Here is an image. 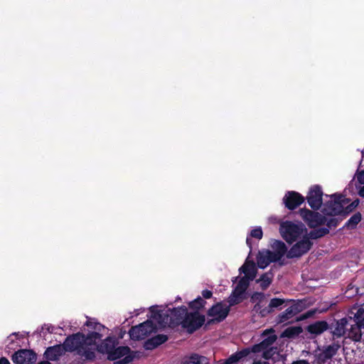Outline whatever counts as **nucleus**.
<instances>
[{
    "label": "nucleus",
    "mask_w": 364,
    "mask_h": 364,
    "mask_svg": "<svg viewBox=\"0 0 364 364\" xmlns=\"http://www.w3.org/2000/svg\"><path fill=\"white\" fill-rule=\"evenodd\" d=\"M85 326L90 328L92 331L87 335L83 333V341L81 342V347L85 351L90 350L92 352L93 357L92 360H83L84 361H95L96 352L106 354L107 359L111 361L122 358V360L114 362L113 364H129L136 356V352L131 350L129 347L117 346L119 341L114 336H108L100 344H97V341L101 340L103 336L102 331H105L106 328L102 324L96 321L95 319L90 318L86 321Z\"/></svg>",
    "instance_id": "nucleus-1"
},
{
    "label": "nucleus",
    "mask_w": 364,
    "mask_h": 364,
    "mask_svg": "<svg viewBox=\"0 0 364 364\" xmlns=\"http://www.w3.org/2000/svg\"><path fill=\"white\" fill-rule=\"evenodd\" d=\"M263 340L250 347L243 348L231 355L228 359L220 360L218 364H235L245 360H252V364H269L267 362H262L261 359L271 360L272 362H284L285 358L280 354L277 346H274L277 336L272 328L267 329L262 333Z\"/></svg>",
    "instance_id": "nucleus-2"
},
{
    "label": "nucleus",
    "mask_w": 364,
    "mask_h": 364,
    "mask_svg": "<svg viewBox=\"0 0 364 364\" xmlns=\"http://www.w3.org/2000/svg\"><path fill=\"white\" fill-rule=\"evenodd\" d=\"M83 333L78 332L68 336L63 344H57L46 348L43 356L46 360L41 361L37 364H51L50 361H57L65 352L74 353L82 360H92V352L85 351L81 347L83 341Z\"/></svg>",
    "instance_id": "nucleus-3"
},
{
    "label": "nucleus",
    "mask_w": 364,
    "mask_h": 364,
    "mask_svg": "<svg viewBox=\"0 0 364 364\" xmlns=\"http://www.w3.org/2000/svg\"><path fill=\"white\" fill-rule=\"evenodd\" d=\"M151 311V318L158 323L159 326L175 328L179 325H183L187 308L182 306L172 309Z\"/></svg>",
    "instance_id": "nucleus-4"
},
{
    "label": "nucleus",
    "mask_w": 364,
    "mask_h": 364,
    "mask_svg": "<svg viewBox=\"0 0 364 364\" xmlns=\"http://www.w3.org/2000/svg\"><path fill=\"white\" fill-rule=\"evenodd\" d=\"M362 328L358 323L353 322L351 316L348 314L336 321L332 333L338 338L344 336L354 342H360L363 336Z\"/></svg>",
    "instance_id": "nucleus-5"
},
{
    "label": "nucleus",
    "mask_w": 364,
    "mask_h": 364,
    "mask_svg": "<svg viewBox=\"0 0 364 364\" xmlns=\"http://www.w3.org/2000/svg\"><path fill=\"white\" fill-rule=\"evenodd\" d=\"M279 232L287 242L291 244L299 238L304 232H306V228L301 223H294L291 221H284L280 223Z\"/></svg>",
    "instance_id": "nucleus-6"
},
{
    "label": "nucleus",
    "mask_w": 364,
    "mask_h": 364,
    "mask_svg": "<svg viewBox=\"0 0 364 364\" xmlns=\"http://www.w3.org/2000/svg\"><path fill=\"white\" fill-rule=\"evenodd\" d=\"M350 200L341 194L331 196V199L324 204L323 213L327 215H343V206L348 204Z\"/></svg>",
    "instance_id": "nucleus-7"
},
{
    "label": "nucleus",
    "mask_w": 364,
    "mask_h": 364,
    "mask_svg": "<svg viewBox=\"0 0 364 364\" xmlns=\"http://www.w3.org/2000/svg\"><path fill=\"white\" fill-rule=\"evenodd\" d=\"M204 315H200L198 311L188 313L184 317L182 328L186 329L188 333H193L200 328L205 323Z\"/></svg>",
    "instance_id": "nucleus-8"
},
{
    "label": "nucleus",
    "mask_w": 364,
    "mask_h": 364,
    "mask_svg": "<svg viewBox=\"0 0 364 364\" xmlns=\"http://www.w3.org/2000/svg\"><path fill=\"white\" fill-rule=\"evenodd\" d=\"M155 328L151 321L147 320L137 326H132L129 334L132 340L139 341L147 337Z\"/></svg>",
    "instance_id": "nucleus-9"
},
{
    "label": "nucleus",
    "mask_w": 364,
    "mask_h": 364,
    "mask_svg": "<svg viewBox=\"0 0 364 364\" xmlns=\"http://www.w3.org/2000/svg\"><path fill=\"white\" fill-rule=\"evenodd\" d=\"M248 286L249 282L247 279L245 277H242L228 298V306H230V308L240 304L244 300L245 298V294Z\"/></svg>",
    "instance_id": "nucleus-10"
},
{
    "label": "nucleus",
    "mask_w": 364,
    "mask_h": 364,
    "mask_svg": "<svg viewBox=\"0 0 364 364\" xmlns=\"http://www.w3.org/2000/svg\"><path fill=\"white\" fill-rule=\"evenodd\" d=\"M299 213L302 219L311 228L323 225L326 222V217L318 212H313L309 209L303 208L300 209Z\"/></svg>",
    "instance_id": "nucleus-11"
},
{
    "label": "nucleus",
    "mask_w": 364,
    "mask_h": 364,
    "mask_svg": "<svg viewBox=\"0 0 364 364\" xmlns=\"http://www.w3.org/2000/svg\"><path fill=\"white\" fill-rule=\"evenodd\" d=\"M312 245L309 238L304 237L290 248L287 252V257L290 259L300 257L311 249Z\"/></svg>",
    "instance_id": "nucleus-12"
},
{
    "label": "nucleus",
    "mask_w": 364,
    "mask_h": 364,
    "mask_svg": "<svg viewBox=\"0 0 364 364\" xmlns=\"http://www.w3.org/2000/svg\"><path fill=\"white\" fill-rule=\"evenodd\" d=\"M15 364H36L37 354L31 349H20L11 357Z\"/></svg>",
    "instance_id": "nucleus-13"
},
{
    "label": "nucleus",
    "mask_w": 364,
    "mask_h": 364,
    "mask_svg": "<svg viewBox=\"0 0 364 364\" xmlns=\"http://www.w3.org/2000/svg\"><path fill=\"white\" fill-rule=\"evenodd\" d=\"M230 311V306L226 305L223 301H220L213 305L208 310L207 316L214 317L217 323H220L227 318Z\"/></svg>",
    "instance_id": "nucleus-14"
},
{
    "label": "nucleus",
    "mask_w": 364,
    "mask_h": 364,
    "mask_svg": "<svg viewBox=\"0 0 364 364\" xmlns=\"http://www.w3.org/2000/svg\"><path fill=\"white\" fill-rule=\"evenodd\" d=\"M323 191L318 185L312 186L307 194L306 200L310 207L314 210H318L323 203Z\"/></svg>",
    "instance_id": "nucleus-15"
},
{
    "label": "nucleus",
    "mask_w": 364,
    "mask_h": 364,
    "mask_svg": "<svg viewBox=\"0 0 364 364\" xmlns=\"http://www.w3.org/2000/svg\"><path fill=\"white\" fill-rule=\"evenodd\" d=\"M304 200V197L296 191H288L283 198L285 207L291 210L296 209Z\"/></svg>",
    "instance_id": "nucleus-16"
},
{
    "label": "nucleus",
    "mask_w": 364,
    "mask_h": 364,
    "mask_svg": "<svg viewBox=\"0 0 364 364\" xmlns=\"http://www.w3.org/2000/svg\"><path fill=\"white\" fill-rule=\"evenodd\" d=\"M301 311L302 306L301 303L296 302L279 314L277 317V322L278 323H285Z\"/></svg>",
    "instance_id": "nucleus-17"
},
{
    "label": "nucleus",
    "mask_w": 364,
    "mask_h": 364,
    "mask_svg": "<svg viewBox=\"0 0 364 364\" xmlns=\"http://www.w3.org/2000/svg\"><path fill=\"white\" fill-rule=\"evenodd\" d=\"M277 262L272 255L271 250H263L257 255V266L260 269L266 268L271 262Z\"/></svg>",
    "instance_id": "nucleus-18"
},
{
    "label": "nucleus",
    "mask_w": 364,
    "mask_h": 364,
    "mask_svg": "<svg viewBox=\"0 0 364 364\" xmlns=\"http://www.w3.org/2000/svg\"><path fill=\"white\" fill-rule=\"evenodd\" d=\"M272 251V255L277 262L280 260L284 255L287 254V248L284 242L281 240H274L271 245Z\"/></svg>",
    "instance_id": "nucleus-19"
},
{
    "label": "nucleus",
    "mask_w": 364,
    "mask_h": 364,
    "mask_svg": "<svg viewBox=\"0 0 364 364\" xmlns=\"http://www.w3.org/2000/svg\"><path fill=\"white\" fill-rule=\"evenodd\" d=\"M340 348V345L333 343L324 348V349L318 354V358L319 362L325 363L335 355Z\"/></svg>",
    "instance_id": "nucleus-20"
},
{
    "label": "nucleus",
    "mask_w": 364,
    "mask_h": 364,
    "mask_svg": "<svg viewBox=\"0 0 364 364\" xmlns=\"http://www.w3.org/2000/svg\"><path fill=\"white\" fill-rule=\"evenodd\" d=\"M240 272L245 274V277L247 281L253 280L257 275V269L255 267V263L253 261H248L247 259L245 263L240 268Z\"/></svg>",
    "instance_id": "nucleus-21"
},
{
    "label": "nucleus",
    "mask_w": 364,
    "mask_h": 364,
    "mask_svg": "<svg viewBox=\"0 0 364 364\" xmlns=\"http://www.w3.org/2000/svg\"><path fill=\"white\" fill-rule=\"evenodd\" d=\"M168 340V336L164 334H158L144 343V348L146 350H153L159 346L164 343Z\"/></svg>",
    "instance_id": "nucleus-22"
},
{
    "label": "nucleus",
    "mask_w": 364,
    "mask_h": 364,
    "mask_svg": "<svg viewBox=\"0 0 364 364\" xmlns=\"http://www.w3.org/2000/svg\"><path fill=\"white\" fill-rule=\"evenodd\" d=\"M328 328V324L326 321H318L309 324L306 330L311 334L320 335Z\"/></svg>",
    "instance_id": "nucleus-23"
},
{
    "label": "nucleus",
    "mask_w": 364,
    "mask_h": 364,
    "mask_svg": "<svg viewBox=\"0 0 364 364\" xmlns=\"http://www.w3.org/2000/svg\"><path fill=\"white\" fill-rule=\"evenodd\" d=\"M210 361L205 356L193 353L183 358L181 364H209Z\"/></svg>",
    "instance_id": "nucleus-24"
},
{
    "label": "nucleus",
    "mask_w": 364,
    "mask_h": 364,
    "mask_svg": "<svg viewBox=\"0 0 364 364\" xmlns=\"http://www.w3.org/2000/svg\"><path fill=\"white\" fill-rule=\"evenodd\" d=\"M274 277V274L272 270H269L264 274H262L259 279H258L256 282L260 284V287L262 290L267 289L269 285L271 284L272 279Z\"/></svg>",
    "instance_id": "nucleus-25"
},
{
    "label": "nucleus",
    "mask_w": 364,
    "mask_h": 364,
    "mask_svg": "<svg viewBox=\"0 0 364 364\" xmlns=\"http://www.w3.org/2000/svg\"><path fill=\"white\" fill-rule=\"evenodd\" d=\"M361 213L358 212L350 218V219L343 225V228L350 230L355 229L356 228L358 224L361 221Z\"/></svg>",
    "instance_id": "nucleus-26"
},
{
    "label": "nucleus",
    "mask_w": 364,
    "mask_h": 364,
    "mask_svg": "<svg viewBox=\"0 0 364 364\" xmlns=\"http://www.w3.org/2000/svg\"><path fill=\"white\" fill-rule=\"evenodd\" d=\"M303 330L300 326H291L286 328L282 333V337L294 338L302 333Z\"/></svg>",
    "instance_id": "nucleus-27"
},
{
    "label": "nucleus",
    "mask_w": 364,
    "mask_h": 364,
    "mask_svg": "<svg viewBox=\"0 0 364 364\" xmlns=\"http://www.w3.org/2000/svg\"><path fill=\"white\" fill-rule=\"evenodd\" d=\"M329 232L328 228H320L314 230H311L309 233V239H318L325 236Z\"/></svg>",
    "instance_id": "nucleus-28"
},
{
    "label": "nucleus",
    "mask_w": 364,
    "mask_h": 364,
    "mask_svg": "<svg viewBox=\"0 0 364 364\" xmlns=\"http://www.w3.org/2000/svg\"><path fill=\"white\" fill-rule=\"evenodd\" d=\"M351 319L353 320L354 323L364 328V309H358L353 316H351Z\"/></svg>",
    "instance_id": "nucleus-29"
},
{
    "label": "nucleus",
    "mask_w": 364,
    "mask_h": 364,
    "mask_svg": "<svg viewBox=\"0 0 364 364\" xmlns=\"http://www.w3.org/2000/svg\"><path fill=\"white\" fill-rule=\"evenodd\" d=\"M205 304L206 301L203 298L198 296L196 299L189 303V307L198 311L200 309L203 308Z\"/></svg>",
    "instance_id": "nucleus-30"
},
{
    "label": "nucleus",
    "mask_w": 364,
    "mask_h": 364,
    "mask_svg": "<svg viewBox=\"0 0 364 364\" xmlns=\"http://www.w3.org/2000/svg\"><path fill=\"white\" fill-rule=\"evenodd\" d=\"M290 301H292V300H285V299H279V298H273L269 301V309H271L272 311H274V310L275 309L281 306L285 302H290Z\"/></svg>",
    "instance_id": "nucleus-31"
},
{
    "label": "nucleus",
    "mask_w": 364,
    "mask_h": 364,
    "mask_svg": "<svg viewBox=\"0 0 364 364\" xmlns=\"http://www.w3.org/2000/svg\"><path fill=\"white\" fill-rule=\"evenodd\" d=\"M254 311L258 313L262 317H264L272 313L271 309H269V305L263 308L259 304H257L254 306Z\"/></svg>",
    "instance_id": "nucleus-32"
},
{
    "label": "nucleus",
    "mask_w": 364,
    "mask_h": 364,
    "mask_svg": "<svg viewBox=\"0 0 364 364\" xmlns=\"http://www.w3.org/2000/svg\"><path fill=\"white\" fill-rule=\"evenodd\" d=\"M359 204V200L356 199L353 200L350 204H347L345 206H343V215L346 216L348 214H350Z\"/></svg>",
    "instance_id": "nucleus-33"
},
{
    "label": "nucleus",
    "mask_w": 364,
    "mask_h": 364,
    "mask_svg": "<svg viewBox=\"0 0 364 364\" xmlns=\"http://www.w3.org/2000/svg\"><path fill=\"white\" fill-rule=\"evenodd\" d=\"M346 294H347V297L357 295L359 294V288L350 284L348 286Z\"/></svg>",
    "instance_id": "nucleus-34"
},
{
    "label": "nucleus",
    "mask_w": 364,
    "mask_h": 364,
    "mask_svg": "<svg viewBox=\"0 0 364 364\" xmlns=\"http://www.w3.org/2000/svg\"><path fill=\"white\" fill-rule=\"evenodd\" d=\"M250 235V237L257 238L258 240L262 239L263 236L262 228L260 227L255 228L251 230Z\"/></svg>",
    "instance_id": "nucleus-35"
},
{
    "label": "nucleus",
    "mask_w": 364,
    "mask_h": 364,
    "mask_svg": "<svg viewBox=\"0 0 364 364\" xmlns=\"http://www.w3.org/2000/svg\"><path fill=\"white\" fill-rule=\"evenodd\" d=\"M338 225V220L337 218H331L326 223L328 228H336Z\"/></svg>",
    "instance_id": "nucleus-36"
},
{
    "label": "nucleus",
    "mask_w": 364,
    "mask_h": 364,
    "mask_svg": "<svg viewBox=\"0 0 364 364\" xmlns=\"http://www.w3.org/2000/svg\"><path fill=\"white\" fill-rule=\"evenodd\" d=\"M264 297V294L262 292H255L252 294L251 299L253 301L262 300Z\"/></svg>",
    "instance_id": "nucleus-37"
},
{
    "label": "nucleus",
    "mask_w": 364,
    "mask_h": 364,
    "mask_svg": "<svg viewBox=\"0 0 364 364\" xmlns=\"http://www.w3.org/2000/svg\"><path fill=\"white\" fill-rule=\"evenodd\" d=\"M202 296L204 299H210L213 296V292L208 289H204L202 291Z\"/></svg>",
    "instance_id": "nucleus-38"
},
{
    "label": "nucleus",
    "mask_w": 364,
    "mask_h": 364,
    "mask_svg": "<svg viewBox=\"0 0 364 364\" xmlns=\"http://www.w3.org/2000/svg\"><path fill=\"white\" fill-rule=\"evenodd\" d=\"M358 179L360 183H364V170L361 171L359 173V174L358 176Z\"/></svg>",
    "instance_id": "nucleus-39"
},
{
    "label": "nucleus",
    "mask_w": 364,
    "mask_h": 364,
    "mask_svg": "<svg viewBox=\"0 0 364 364\" xmlns=\"http://www.w3.org/2000/svg\"><path fill=\"white\" fill-rule=\"evenodd\" d=\"M0 364H10V362L6 358L1 357L0 358Z\"/></svg>",
    "instance_id": "nucleus-40"
},
{
    "label": "nucleus",
    "mask_w": 364,
    "mask_h": 364,
    "mask_svg": "<svg viewBox=\"0 0 364 364\" xmlns=\"http://www.w3.org/2000/svg\"><path fill=\"white\" fill-rule=\"evenodd\" d=\"M215 323H217L216 320H215L214 317H211L210 319L208 320V321L205 323V326H210V325H212V324H213Z\"/></svg>",
    "instance_id": "nucleus-41"
},
{
    "label": "nucleus",
    "mask_w": 364,
    "mask_h": 364,
    "mask_svg": "<svg viewBox=\"0 0 364 364\" xmlns=\"http://www.w3.org/2000/svg\"><path fill=\"white\" fill-rule=\"evenodd\" d=\"M246 243L247 245H248V247H250V250H252V240L250 237H247V239H246ZM251 252V251H250V253Z\"/></svg>",
    "instance_id": "nucleus-42"
},
{
    "label": "nucleus",
    "mask_w": 364,
    "mask_h": 364,
    "mask_svg": "<svg viewBox=\"0 0 364 364\" xmlns=\"http://www.w3.org/2000/svg\"><path fill=\"white\" fill-rule=\"evenodd\" d=\"M291 364H309L308 361L304 360H297V361H293Z\"/></svg>",
    "instance_id": "nucleus-43"
},
{
    "label": "nucleus",
    "mask_w": 364,
    "mask_h": 364,
    "mask_svg": "<svg viewBox=\"0 0 364 364\" xmlns=\"http://www.w3.org/2000/svg\"><path fill=\"white\" fill-rule=\"evenodd\" d=\"M358 193L360 196L364 198V186L360 189Z\"/></svg>",
    "instance_id": "nucleus-44"
}]
</instances>
